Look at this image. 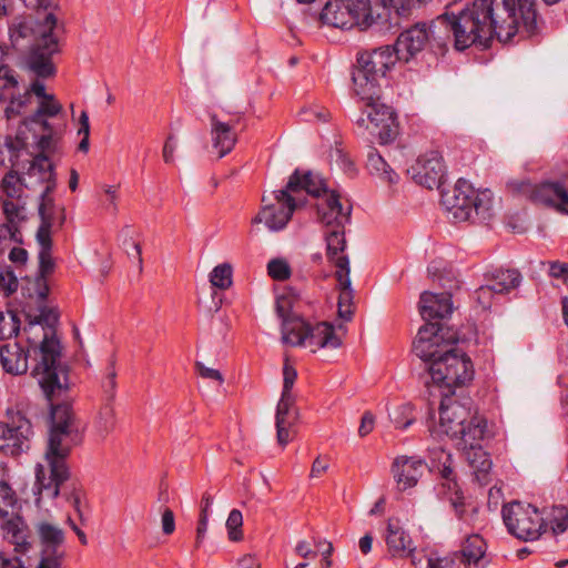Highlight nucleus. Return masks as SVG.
<instances>
[{"instance_id": "nucleus-1", "label": "nucleus", "mask_w": 568, "mask_h": 568, "mask_svg": "<svg viewBox=\"0 0 568 568\" xmlns=\"http://www.w3.org/2000/svg\"><path fill=\"white\" fill-rule=\"evenodd\" d=\"M510 2L474 0L458 14L446 11L429 24L417 22L398 36L393 49L399 60L409 61L427 45L443 52L452 38L458 51L477 43L487 47L495 37L506 41L515 31V20L508 13Z\"/></svg>"}, {"instance_id": "nucleus-2", "label": "nucleus", "mask_w": 568, "mask_h": 568, "mask_svg": "<svg viewBox=\"0 0 568 568\" xmlns=\"http://www.w3.org/2000/svg\"><path fill=\"white\" fill-rule=\"evenodd\" d=\"M54 270L55 261L50 251H39L36 274L27 275L22 286L23 297L38 305L37 314L26 312L29 324L24 333L29 346L33 348L36 364L32 375L47 395L69 386L67 372L59 365L60 342L49 325L58 321V313L44 304L50 292L49 278Z\"/></svg>"}, {"instance_id": "nucleus-3", "label": "nucleus", "mask_w": 568, "mask_h": 568, "mask_svg": "<svg viewBox=\"0 0 568 568\" xmlns=\"http://www.w3.org/2000/svg\"><path fill=\"white\" fill-rule=\"evenodd\" d=\"M322 191H325V181L320 174L295 170L283 189L272 192V201L263 196L264 205L253 219V224L263 223L270 231H281L295 210L307 203L308 196L320 199Z\"/></svg>"}, {"instance_id": "nucleus-4", "label": "nucleus", "mask_w": 568, "mask_h": 568, "mask_svg": "<svg viewBox=\"0 0 568 568\" xmlns=\"http://www.w3.org/2000/svg\"><path fill=\"white\" fill-rule=\"evenodd\" d=\"M55 26V16L48 12L41 23L32 18H21L9 28L13 47H18L20 40H32L27 64L39 78H49L55 73L52 63V55L59 51L58 39L53 33Z\"/></svg>"}, {"instance_id": "nucleus-5", "label": "nucleus", "mask_w": 568, "mask_h": 568, "mask_svg": "<svg viewBox=\"0 0 568 568\" xmlns=\"http://www.w3.org/2000/svg\"><path fill=\"white\" fill-rule=\"evenodd\" d=\"M390 8V0H328L321 12V21L334 28L364 30L386 19Z\"/></svg>"}, {"instance_id": "nucleus-6", "label": "nucleus", "mask_w": 568, "mask_h": 568, "mask_svg": "<svg viewBox=\"0 0 568 568\" xmlns=\"http://www.w3.org/2000/svg\"><path fill=\"white\" fill-rule=\"evenodd\" d=\"M27 174L30 179L36 178L40 183L45 184L40 195L39 215L41 225L37 232V239L41 248H51V229L55 225H62L65 220L64 207L57 205L51 195L55 187L53 164L47 155H37L30 162Z\"/></svg>"}, {"instance_id": "nucleus-7", "label": "nucleus", "mask_w": 568, "mask_h": 568, "mask_svg": "<svg viewBox=\"0 0 568 568\" xmlns=\"http://www.w3.org/2000/svg\"><path fill=\"white\" fill-rule=\"evenodd\" d=\"M494 196L490 190H475L465 179L442 193V204L456 222H486L493 216Z\"/></svg>"}, {"instance_id": "nucleus-8", "label": "nucleus", "mask_w": 568, "mask_h": 568, "mask_svg": "<svg viewBox=\"0 0 568 568\" xmlns=\"http://www.w3.org/2000/svg\"><path fill=\"white\" fill-rule=\"evenodd\" d=\"M399 60L390 45L359 52L352 72L353 92L361 100H372L381 92L379 81Z\"/></svg>"}, {"instance_id": "nucleus-9", "label": "nucleus", "mask_w": 568, "mask_h": 568, "mask_svg": "<svg viewBox=\"0 0 568 568\" xmlns=\"http://www.w3.org/2000/svg\"><path fill=\"white\" fill-rule=\"evenodd\" d=\"M427 369L433 383L446 395L468 385L475 375L469 356L456 347L435 359Z\"/></svg>"}, {"instance_id": "nucleus-10", "label": "nucleus", "mask_w": 568, "mask_h": 568, "mask_svg": "<svg viewBox=\"0 0 568 568\" xmlns=\"http://www.w3.org/2000/svg\"><path fill=\"white\" fill-rule=\"evenodd\" d=\"M316 207L321 221L325 224L326 248H345L344 226L351 220L352 205H344L341 202V195L334 190L328 191L325 185V191H322Z\"/></svg>"}, {"instance_id": "nucleus-11", "label": "nucleus", "mask_w": 568, "mask_h": 568, "mask_svg": "<svg viewBox=\"0 0 568 568\" xmlns=\"http://www.w3.org/2000/svg\"><path fill=\"white\" fill-rule=\"evenodd\" d=\"M80 440L75 414L65 405H58L51 412V427L48 438L45 458L65 460L73 446Z\"/></svg>"}, {"instance_id": "nucleus-12", "label": "nucleus", "mask_w": 568, "mask_h": 568, "mask_svg": "<svg viewBox=\"0 0 568 568\" xmlns=\"http://www.w3.org/2000/svg\"><path fill=\"white\" fill-rule=\"evenodd\" d=\"M503 519L508 532L521 541H534L541 537L542 514L530 504L510 503L503 508Z\"/></svg>"}, {"instance_id": "nucleus-13", "label": "nucleus", "mask_w": 568, "mask_h": 568, "mask_svg": "<svg viewBox=\"0 0 568 568\" xmlns=\"http://www.w3.org/2000/svg\"><path fill=\"white\" fill-rule=\"evenodd\" d=\"M365 109L356 124L376 135L381 144H387L398 134L397 118L392 106L381 102L379 93L375 99L363 100Z\"/></svg>"}, {"instance_id": "nucleus-14", "label": "nucleus", "mask_w": 568, "mask_h": 568, "mask_svg": "<svg viewBox=\"0 0 568 568\" xmlns=\"http://www.w3.org/2000/svg\"><path fill=\"white\" fill-rule=\"evenodd\" d=\"M7 422H0V449L9 455H20L29 449L32 426L22 408H10Z\"/></svg>"}, {"instance_id": "nucleus-15", "label": "nucleus", "mask_w": 568, "mask_h": 568, "mask_svg": "<svg viewBox=\"0 0 568 568\" xmlns=\"http://www.w3.org/2000/svg\"><path fill=\"white\" fill-rule=\"evenodd\" d=\"M456 338L448 329L437 323H426L417 333L413 343V351L428 365L442 357L455 346Z\"/></svg>"}, {"instance_id": "nucleus-16", "label": "nucleus", "mask_w": 568, "mask_h": 568, "mask_svg": "<svg viewBox=\"0 0 568 568\" xmlns=\"http://www.w3.org/2000/svg\"><path fill=\"white\" fill-rule=\"evenodd\" d=\"M327 260L335 268L338 301L337 317L339 321L351 322L355 311L354 288L351 280V261L345 251H327Z\"/></svg>"}, {"instance_id": "nucleus-17", "label": "nucleus", "mask_w": 568, "mask_h": 568, "mask_svg": "<svg viewBox=\"0 0 568 568\" xmlns=\"http://www.w3.org/2000/svg\"><path fill=\"white\" fill-rule=\"evenodd\" d=\"M45 460L47 466L38 464L36 467L34 494L38 505L43 498H57L61 484L69 478L65 460L60 458H45Z\"/></svg>"}, {"instance_id": "nucleus-18", "label": "nucleus", "mask_w": 568, "mask_h": 568, "mask_svg": "<svg viewBox=\"0 0 568 568\" xmlns=\"http://www.w3.org/2000/svg\"><path fill=\"white\" fill-rule=\"evenodd\" d=\"M408 173L417 184L432 190L442 184L446 166L442 154L432 150L420 154L409 166Z\"/></svg>"}, {"instance_id": "nucleus-19", "label": "nucleus", "mask_w": 568, "mask_h": 568, "mask_svg": "<svg viewBox=\"0 0 568 568\" xmlns=\"http://www.w3.org/2000/svg\"><path fill=\"white\" fill-rule=\"evenodd\" d=\"M542 1L547 6H552L561 0ZM508 7V13L511 16V19L515 20V31L505 42L510 41L518 32H525L529 37L536 34L538 30L536 0H511Z\"/></svg>"}, {"instance_id": "nucleus-20", "label": "nucleus", "mask_w": 568, "mask_h": 568, "mask_svg": "<svg viewBox=\"0 0 568 568\" xmlns=\"http://www.w3.org/2000/svg\"><path fill=\"white\" fill-rule=\"evenodd\" d=\"M473 410L470 406L463 404L452 397H446L442 400L439 409V427L444 434L452 439L460 434V429L465 423L469 422Z\"/></svg>"}, {"instance_id": "nucleus-21", "label": "nucleus", "mask_w": 568, "mask_h": 568, "mask_svg": "<svg viewBox=\"0 0 568 568\" xmlns=\"http://www.w3.org/2000/svg\"><path fill=\"white\" fill-rule=\"evenodd\" d=\"M427 469L425 462L417 457L398 456L392 464V474L399 490L412 489Z\"/></svg>"}, {"instance_id": "nucleus-22", "label": "nucleus", "mask_w": 568, "mask_h": 568, "mask_svg": "<svg viewBox=\"0 0 568 568\" xmlns=\"http://www.w3.org/2000/svg\"><path fill=\"white\" fill-rule=\"evenodd\" d=\"M384 539L392 558L403 559L416 551L413 538L398 519L387 520Z\"/></svg>"}, {"instance_id": "nucleus-23", "label": "nucleus", "mask_w": 568, "mask_h": 568, "mask_svg": "<svg viewBox=\"0 0 568 568\" xmlns=\"http://www.w3.org/2000/svg\"><path fill=\"white\" fill-rule=\"evenodd\" d=\"M298 418L295 397L281 396L275 414L276 440L285 447L293 438V427Z\"/></svg>"}, {"instance_id": "nucleus-24", "label": "nucleus", "mask_w": 568, "mask_h": 568, "mask_svg": "<svg viewBox=\"0 0 568 568\" xmlns=\"http://www.w3.org/2000/svg\"><path fill=\"white\" fill-rule=\"evenodd\" d=\"M115 426V403L100 400L91 419L92 437L98 442H103L114 432Z\"/></svg>"}, {"instance_id": "nucleus-25", "label": "nucleus", "mask_w": 568, "mask_h": 568, "mask_svg": "<svg viewBox=\"0 0 568 568\" xmlns=\"http://www.w3.org/2000/svg\"><path fill=\"white\" fill-rule=\"evenodd\" d=\"M460 429V434L453 439L462 450L481 447V443L488 436L487 420L485 417L475 412Z\"/></svg>"}, {"instance_id": "nucleus-26", "label": "nucleus", "mask_w": 568, "mask_h": 568, "mask_svg": "<svg viewBox=\"0 0 568 568\" xmlns=\"http://www.w3.org/2000/svg\"><path fill=\"white\" fill-rule=\"evenodd\" d=\"M304 347L315 353L320 349H336L342 345V337L334 331V326L328 322H321L310 326Z\"/></svg>"}, {"instance_id": "nucleus-27", "label": "nucleus", "mask_w": 568, "mask_h": 568, "mask_svg": "<svg viewBox=\"0 0 568 568\" xmlns=\"http://www.w3.org/2000/svg\"><path fill=\"white\" fill-rule=\"evenodd\" d=\"M536 200L559 213L568 214V190L560 181L542 182L536 191Z\"/></svg>"}, {"instance_id": "nucleus-28", "label": "nucleus", "mask_w": 568, "mask_h": 568, "mask_svg": "<svg viewBox=\"0 0 568 568\" xmlns=\"http://www.w3.org/2000/svg\"><path fill=\"white\" fill-rule=\"evenodd\" d=\"M419 312L426 321L449 316L453 313L452 295L446 292L440 294L424 292L420 295Z\"/></svg>"}, {"instance_id": "nucleus-29", "label": "nucleus", "mask_w": 568, "mask_h": 568, "mask_svg": "<svg viewBox=\"0 0 568 568\" xmlns=\"http://www.w3.org/2000/svg\"><path fill=\"white\" fill-rule=\"evenodd\" d=\"M212 146L217 152L219 158L229 154L236 143V133L234 126L217 119L215 114L210 116Z\"/></svg>"}, {"instance_id": "nucleus-30", "label": "nucleus", "mask_w": 568, "mask_h": 568, "mask_svg": "<svg viewBox=\"0 0 568 568\" xmlns=\"http://www.w3.org/2000/svg\"><path fill=\"white\" fill-rule=\"evenodd\" d=\"M276 311L283 318L282 341L293 346H304L310 324L298 316L285 317L281 301H277Z\"/></svg>"}, {"instance_id": "nucleus-31", "label": "nucleus", "mask_w": 568, "mask_h": 568, "mask_svg": "<svg viewBox=\"0 0 568 568\" xmlns=\"http://www.w3.org/2000/svg\"><path fill=\"white\" fill-rule=\"evenodd\" d=\"M0 527L3 536L9 539L19 552H26L30 548V542L27 540V525L19 514V510L12 513L10 516L0 518Z\"/></svg>"}, {"instance_id": "nucleus-32", "label": "nucleus", "mask_w": 568, "mask_h": 568, "mask_svg": "<svg viewBox=\"0 0 568 568\" xmlns=\"http://www.w3.org/2000/svg\"><path fill=\"white\" fill-rule=\"evenodd\" d=\"M0 359L3 369L9 374L21 375L28 371V355L16 342L0 347Z\"/></svg>"}, {"instance_id": "nucleus-33", "label": "nucleus", "mask_w": 568, "mask_h": 568, "mask_svg": "<svg viewBox=\"0 0 568 568\" xmlns=\"http://www.w3.org/2000/svg\"><path fill=\"white\" fill-rule=\"evenodd\" d=\"M542 514V528L544 534H550L557 538L568 530V508L565 506H552L540 510Z\"/></svg>"}, {"instance_id": "nucleus-34", "label": "nucleus", "mask_w": 568, "mask_h": 568, "mask_svg": "<svg viewBox=\"0 0 568 568\" xmlns=\"http://www.w3.org/2000/svg\"><path fill=\"white\" fill-rule=\"evenodd\" d=\"M487 545L480 535L473 534L468 536L460 546L459 555L462 560L467 565V568L480 567L483 568L485 565L483 564L486 557Z\"/></svg>"}, {"instance_id": "nucleus-35", "label": "nucleus", "mask_w": 568, "mask_h": 568, "mask_svg": "<svg viewBox=\"0 0 568 568\" xmlns=\"http://www.w3.org/2000/svg\"><path fill=\"white\" fill-rule=\"evenodd\" d=\"M37 534L41 550H64V532L58 525L40 521L37 524Z\"/></svg>"}, {"instance_id": "nucleus-36", "label": "nucleus", "mask_w": 568, "mask_h": 568, "mask_svg": "<svg viewBox=\"0 0 568 568\" xmlns=\"http://www.w3.org/2000/svg\"><path fill=\"white\" fill-rule=\"evenodd\" d=\"M463 452L469 466L474 470L476 479L481 484H486L493 466L488 454L483 449V447L470 448Z\"/></svg>"}, {"instance_id": "nucleus-37", "label": "nucleus", "mask_w": 568, "mask_h": 568, "mask_svg": "<svg viewBox=\"0 0 568 568\" xmlns=\"http://www.w3.org/2000/svg\"><path fill=\"white\" fill-rule=\"evenodd\" d=\"M61 110L62 105L54 100L53 95H50L40 102L37 111L32 115L22 121V125L29 128L39 124L42 130H49L50 123L44 120L43 116H55Z\"/></svg>"}, {"instance_id": "nucleus-38", "label": "nucleus", "mask_w": 568, "mask_h": 568, "mask_svg": "<svg viewBox=\"0 0 568 568\" xmlns=\"http://www.w3.org/2000/svg\"><path fill=\"white\" fill-rule=\"evenodd\" d=\"M366 165L372 175L377 176L388 184H395L399 180L398 174L374 148H371L367 153Z\"/></svg>"}, {"instance_id": "nucleus-39", "label": "nucleus", "mask_w": 568, "mask_h": 568, "mask_svg": "<svg viewBox=\"0 0 568 568\" xmlns=\"http://www.w3.org/2000/svg\"><path fill=\"white\" fill-rule=\"evenodd\" d=\"M388 415L394 426L399 429H406L415 422L414 406L409 403L394 406Z\"/></svg>"}, {"instance_id": "nucleus-40", "label": "nucleus", "mask_w": 568, "mask_h": 568, "mask_svg": "<svg viewBox=\"0 0 568 568\" xmlns=\"http://www.w3.org/2000/svg\"><path fill=\"white\" fill-rule=\"evenodd\" d=\"M18 80L8 65H0V103L17 94Z\"/></svg>"}, {"instance_id": "nucleus-41", "label": "nucleus", "mask_w": 568, "mask_h": 568, "mask_svg": "<svg viewBox=\"0 0 568 568\" xmlns=\"http://www.w3.org/2000/svg\"><path fill=\"white\" fill-rule=\"evenodd\" d=\"M24 187H29V185L13 170L3 176L1 182L2 191L11 199L20 200Z\"/></svg>"}, {"instance_id": "nucleus-42", "label": "nucleus", "mask_w": 568, "mask_h": 568, "mask_svg": "<svg viewBox=\"0 0 568 568\" xmlns=\"http://www.w3.org/2000/svg\"><path fill=\"white\" fill-rule=\"evenodd\" d=\"M427 568H467L459 552L446 555L432 554L427 559Z\"/></svg>"}, {"instance_id": "nucleus-43", "label": "nucleus", "mask_w": 568, "mask_h": 568, "mask_svg": "<svg viewBox=\"0 0 568 568\" xmlns=\"http://www.w3.org/2000/svg\"><path fill=\"white\" fill-rule=\"evenodd\" d=\"M23 239L16 223L0 225V248H19Z\"/></svg>"}, {"instance_id": "nucleus-44", "label": "nucleus", "mask_w": 568, "mask_h": 568, "mask_svg": "<svg viewBox=\"0 0 568 568\" xmlns=\"http://www.w3.org/2000/svg\"><path fill=\"white\" fill-rule=\"evenodd\" d=\"M210 282L215 288L227 290L233 284V267L230 263L215 266L210 274Z\"/></svg>"}, {"instance_id": "nucleus-45", "label": "nucleus", "mask_w": 568, "mask_h": 568, "mask_svg": "<svg viewBox=\"0 0 568 568\" xmlns=\"http://www.w3.org/2000/svg\"><path fill=\"white\" fill-rule=\"evenodd\" d=\"M17 510H20V507L14 491L7 483L0 481V518Z\"/></svg>"}, {"instance_id": "nucleus-46", "label": "nucleus", "mask_w": 568, "mask_h": 568, "mask_svg": "<svg viewBox=\"0 0 568 568\" xmlns=\"http://www.w3.org/2000/svg\"><path fill=\"white\" fill-rule=\"evenodd\" d=\"M225 526L227 530V537L231 541L240 542L243 540V515L239 509H232L230 511Z\"/></svg>"}, {"instance_id": "nucleus-47", "label": "nucleus", "mask_w": 568, "mask_h": 568, "mask_svg": "<svg viewBox=\"0 0 568 568\" xmlns=\"http://www.w3.org/2000/svg\"><path fill=\"white\" fill-rule=\"evenodd\" d=\"M520 275L515 270L501 271L497 274L496 281L493 284L497 293L507 292L518 286Z\"/></svg>"}, {"instance_id": "nucleus-48", "label": "nucleus", "mask_w": 568, "mask_h": 568, "mask_svg": "<svg viewBox=\"0 0 568 568\" xmlns=\"http://www.w3.org/2000/svg\"><path fill=\"white\" fill-rule=\"evenodd\" d=\"M267 273L275 281H286L292 275V268L287 260L276 257L268 262Z\"/></svg>"}, {"instance_id": "nucleus-49", "label": "nucleus", "mask_w": 568, "mask_h": 568, "mask_svg": "<svg viewBox=\"0 0 568 568\" xmlns=\"http://www.w3.org/2000/svg\"><path fill=\"white\" fill-rule=\"evenodd\" d=\"M20 329V321L13 312L0 313V338L16 336Z\"/></svg>"}, {"instance_id": "nucleus-50", "label": "nucleus", "mask_w": 568, "mask_h": 568, "mask_svg": "<svg viewBox=\"0 0 568 568\" xmlns=\"http://www.w3.org/2000/svg\"><path fill=\"white\" fill-rule=\"evenodd\" d=\"M9 104L4 110V115L7 120H11L21 114L22 110L30 102V92H24L22 94H14L10 97Z\"/></svg>"}, {"instance_id": "nucleus-51", "label": "nucleus", "mask_w": 568, "mask_h": 568, "mask_svg": "<svg viewBox=\"0 0 568 568\" xmlns=\"http://www.w3.org/2000/svg\"><path fill=\"white\" fill-rule=\"evenodd\" d=\"M64 557V550H40V559L36 568H61Z\"/></svg>"}, {"instance_id": "nucleus-52", "label": "nucleus", "mask_w": 568, "mask_h": 568, "mask_svg": "<svg viewBox=\"0 0 568 568\" xmlns=\"http://www.w3.org/2000/svg\"><path fill=\"white\" fill-rule=\"evenodd\" d=\"M22 134H23V132L20 128L14 140L11 138H7V140H6V148L8 149L9 153H10V162L12 163L13 166L18 164L20 154L27 150L28 143L26 142Z\"/></svg>"}, {"instance_id": "nucleus-53", "label": "nucleus", "mask_w": 568, "mask_h": 568, "mask_svg": "<svg viewBox=\"0 0 568 568\" xmlns=\"http://www.w3.org/2000/svg\"><path fill=\"white\" fill-rule=\"evenodd\" d=\"M324 540L323 538H312V540H300L294 550L297 556L305 560H313L317 557V550L324 545H316V541Z\"/></svg>"}, {"instance_id": "nucleus-54", "label": "nucleus", "mask_w": 568, "mask_h": 568, "mask_svg": "<svg viewBox=\"0 0 568 568\" xmlns=\"http://www.w3.org/2000/svg\"><path fill=\"white\" fill-rule=\"evenodd\" d=\"M297 378V372L286 358L283 365V389L281 396L295 397L292 389Z\"/></svg>"}, {"instance_id": "nucleus-55", "label": "nucleus", "mask_w": 568, "mask_h": 568, "mask_svg": "<svg viewBox=\"0 0 568 568\" xmlns=\"http://www.w3.org/2000/svg\"><path fill=\"white\" fill-rule=\"evenodd\" d=\"M103 396L101 400L115 403V389H116V373L114 368H111L101 384Z\"/></svg>"}, {"instance_id": "nucleus-56", "label": "nucleus", "mask_w": 568, "mask_h": 568, "mask_svg": "<svg viewBox=\"0 0 568 568\" xmlns=\"http://www.w3.org/2000/svg\"><path fill=\"white\" fill-rule=\"evenodd\" d=\"M19 283L12 271L6 270L0 273V292L6 296L13 294L18 290Z\"/></svg>"}, {"instance_id": "nucleus-57", "label": "nucleus", "mask_w": 568, "mask_h": 568, "mask_svg": "<svg viewBox=\"0 0 568 568\" xmlns=\"http://www.w3.org/2000/svg\"><path fill=\"white\" fill-rule=\"evenodd\" d=\"M196 371L202 378L212 379L216 382L219 385L224 383L223 374L213 367L206 366L203 363H196Z\"/></svg>"}, {"instance_id": "nucleus-58", "label": "nucleus", "mask_w": 568, "mask_h": 568, "mask_svg": "<svg viewBox=\"0 0 568 568\" xmlns=\"http://www.w3.org/2000/svg\"><path fill=\"white\" fill-rule=\"evenodd\" d=\"M2 207L8 223H14L16 220L21 217L23 206L20 203L6 200L2 202Z\"/></svg>"}, {"instance_id": "nucleus-59", "label": "nucleus", "mask_w": 568, "mask_h": 568, "mask_svg": "<svg viewBox=\"0 0 568 568\" xmlns=\"http://www.w3.org/2000/svg\"><path fill=\"white\" fill-rule=\"evenodd\" d=\"M209 527V516L206 508L202 510L201 517L199 520V525L196 528V539H195V547L199 548L204 542L206 537V531Z\"/></svg>"}, {"instance_id": "nucleus-60", "label": "nucleus", "mask_w": 568, "mask_h": 568, "mask_svg": "<svg viewBox=\"0 0 568 568\" xmlns=\"http://www.w3.org/2000/svg\"><path fill=\"white\" fill-rule=\"evenodd\" d=\"M495 293L497 292L494 285L480 286L476 291V300L484 308H487L490 306V300Z\"/></svg>"}, {"instance_id": "nucleus-61", "label": "nucleus", "mask_w": 568, "mask_h": 568, "mask_svg": "<svg viewBox=\"0 0 568 568\" xmlns=\"http://www.w3.org/2000/svg\"><path fill=\"white\" fill-rule=\"evenodd\" d=\"M329 468L328 459L324 456L318 455L312 464L310 477L311 478H320L324 475Z\"/></svg>"}, {"instance_id": "nucleus-62", "label": "nucleus", "mask_w": 568, "mask_h": 568, "mask_svg": "<svg viewBox=\"0 0 568 568\" xmlns=\"http://www.w3.org/2000/svg\"><path fill=\"white\" fill-rule=\"evenodd\" d=\"M302 115L304 121L318 120L326 122L329 113L323 108L312 106L303 110Z\"/></svg>"}, {"instance_id": "nucleus-63", "label": "nucleus", "mask_w": 568, "mask_h": 568, "mask_svg": "<svg viewBox=\"0 0 568 568\" xmlns=\"http://www.w3.org/2000/svg\"><path fill=\"white\" fill-rule=\"evenodd\" d=\"M162 531L165 535H171L175 529L174 514L170 508H165L161 517Z\"/></svg>"}, {"instance_id": "nucleus-64", "label": "nucleus", "mask_w": 568, "mask_h": 568, "mask_svg": "<svg viewBox=\"0 0 568 568\" xmlns=\"http://www.w3.org/2000/svg\"><path fill=\"white\" fill-rule=\"evenodd\" d=\"M236 568H261V562L253 554H245L236 561Z\"/></svg>"}]
</instances>
